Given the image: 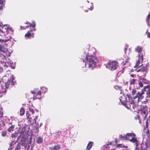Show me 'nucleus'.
Segmentation results:
<instances>
[{
	"label": "nucleus",
	"instance_id": "48",
	"mask_svg": "<svg viewBox=\"0 0 150 150\" xmlns=\"http://www.w3.org/2000/svg\"><path fill=\"white\" fill-rule=\"evenodd\" d=\"M3 3V1L1 0H0V4H2Z\"/></svg>",
	"mask_w": 150,
	"mask_h": 150
},
{
	"label": "nucleus",
	"instance_id": "26",
	"mask_svg": "<svg viewBox=\"0 0 150 150\" xmlns=\"http://www.w3.org/2000/svg\"><path fill=\"white\" fill-rule=\"evenodd\" d=\"M136 92L137 91L135 89H133L132 91V94L133 96L132 97L136 96L135 95Z\"/></svg>",
	"mask_w": 150,
	"mask_h": 150
},
{
	"label": "nucleus",
	"instance_id": "37",
	"mask_svg": "<svg viewBox=\"0 0 150 150\" xmlns=\"http://www.w3.org/2000/svg\"><path fill=\"white\" fill-rule=\"evenodd\" d=\"M139 85L140 87H143V84L141 82V81L139 82Z\"/></svg>",
	"mask_w": 150,
	"mask_h": 150
},
{
	"label": "nucleus",
	"instance_id": "11",
	"mask_svg": "<svg viewBox=\"0 0 150 150\" xmlns=\"http://www.w3.org/2000/svg\"><path fill=\"white\" fill-rule=\"evenodd\" d=\"M33 30V29L28 31L27 33L25 34V36L26 37H34V33L32 32V31Z\"/></svg>",
	"mask_w": 150,
	"mask_h": 150
},
{
	"label": "nucleus",
	"instance_id": "42",
	"mask_svg": "<svg viewBox=\"0 0 150 150\" xmlns=\"http://www.w3.org/2000/svg\"><path fill=\"white\" fill-rule=\"evenodd\" d=\"M128 49V46H126L125 48V53H127V50Z\"/></svg>",
	"mask_w": 150,
	"mask_h": 150
},
{
	"label": "nucleus",
	"instance_id": "39",
	"mask_svg": "<svg viewBox=\"0 0 150 150\" xmlns=\"http://www.w3.org/2000/svg\"><path fill=\"white\" fill-rule=\"evenodd\" d=\"M20 145H18L17 147L15 149V150H19V149L20 148Z\"/></svg>",
	"mask_w": 150,
	"mask_h": 150
},
{
	"label": "nucleus",
	"instance_id": "1",
	"mask_svg": "<svg viewBox=\"0 0 150 150\" xmlns=\"http://www.w3.org/2000/svg\"><path fill=\"white\" fill-rule=\"evenodd\" d=\"M136 136V134L134 133H127L125 135H119V137L120 139L129 140L134 143L136 146L135 150H148L150 148V139L147 140L145 144L138 145L139 142Z\"/></svg>",
	"mask_w": 150,
	"mask_h": 150
},
{
	"label": "nucleus",
	"instance_id": "47",
	"mask_svg": "<svg viewBox=\"0 0 150 150\" xmlns=\"http://www.w3.org/2000/svg\"><path fill=\"white\" fill-rule=\"evenodd\" d=\"M26 115L27 117H29V115L28 114H27Z\"/></svg>",
	"mask_w": 150,
	"mask_h": 150
},
{
	"label": "nucleus",
	"instance_id": "20",
	"mask_svg": "<svg viewBox=\"0 0 150 150\" xmlns=\"http://www.w3.org/2000/svg\"><path fill=\"white\" fill-rule=\"evenodd\" d=\"M93 144V142H90L88 143L87 147V149L88 150H89L91 149L92 146Z\"/></svg>",
	"mask_w": 150,
	"mask_h": 150
},
{
	"label": "nucleus",
	"instance_id": "40",
	"mask_svg": "<svg viewBox=\"0 0 150 150\" xmlns=\"http://www.w3.org/2000/svg\"><path fill=\"white\" fill-rule=\"evenodd\" d=\"M27 28L26 27V26L24 27L23 26H21V30H24L26 28Z\"/></svg>",
	"mask_w": 150,
	"mask_h": 150
},
{
	"label": "nucleus",
	"instance_id": "49",
	"mask_svg": "<svg viewBox=\"0 0 150 150\" xmlns=\"http://www.w3.org/2000/svg\"><path fill=\"white\" fill-rule=\"evenodd\" d=\"M42 123H40V127L42 126Z\"/></svg>",
	"mask_w": 150,
	"mask_h": 150
},
{
	"label": "nucleus",
	"instance_id": "4",
	"mask_svg": "<svg viewBox=\"0 0 150 150\" xmlns=\"http://www.w3.org/2000/svg\"><path fill=\"white\" fill-rule=\"evenodd\" d=\"M27 134L25 131L21 132H20L19 138H22V145L25 147V148L28 150L30 146L26 144L25 141V139L27 137Z\"/></svg>",
	"mask_w": 150,
	"mask_h": 150
},
{
	"label": "nucleus",
	"instance_id": "13",
	"mask_svg": "<svg viewBox=\"0 0 150 150\" xmlns=\"http://www.w3.org/2000/svg\"><path fill=\"white\" fill-rule=\"evenodd\" d=\"M119 99L123 105L125 104V102L127 101V99L123 95L122 96L120 97Z\"/></svg>",
	"mask_w": 150,
	"mask_h": 150
},
{
	"label": "nucleus",
	"instance_id": "12",
	"mask_svg": "<svg viewBox=\"0 0 150 150\" xmlns=\"http://www.w3.org/2000/svg\"><path fill=\"white\" fill-rule=\"evenodd\" d=\"M32 94H35L36 93L37 95L41 96L42 94V92L41 91L39 90L38 89H34L33 90H31L30 91Z\"/></svg>",
	"mask_w": 150,
	"mask_h": 150
},
{
	"label": "nucleus",
	"instance_id": "21",
	"mask_svg": "<svg viewBox=\"0 0 150 150\" xmlns=\"http://www.w3.org/2000/svg\"><path fill=\"white\" fill-rule=\"evenodd\" d=\"M5 125V123L4 121L2 120H1L0 121V128L1 129H2V127H4Z\"/></svg>",
	"mask_w": 150,
	"mask_h": 150
},
{
	"label": "nucleus",
	"instance_id": "41",
	"mask_svg": "<svg viewBox=\"0 0 150 150\" xmlns=\"http://www.w3.org/2000/svg\"><path fill=\"white\" fill-rule=\"evenodd\" d=\"M29 110L30 111L32 112V113H34V111L33 109H31L30 108H29Z\"/></svg>",
	"mask_w": 150,
	"mask_h": 150
},
{
	"label": "nucleus",
	"instance_id": "35",
	"mask_svg": "<svg viewBox=\"0 0 150 150\" xmlns=\"http://www.w3.org/2000/svg\"><path fill=\"white\" fill-rule=\"evenodd\" d=\"M6 133H7L6 131H4V132H2V134H1L2 136L3 137H4L6 136Z\"/></svg>",
	"mask_w": 150,
	"mask_h": 150
},
{
	"label": "nucleus",
	"instance_id": "18",
	"mask_svg": "<svg viewBox=\"0 0 150 150\" xmlns=\"http://www.w3.org/2000/svg\"><path fill=\"white\" fill-rule=\"evenodd\" d=\"M150 13H149L147 16L146 18V21L147 25L149 26L150 25Z\"/></svg>",
	"mask_w": 150,
	"mask_h": 150
},
{
	"label": "nucleus",
	"instance_id": "15",
	"mask_svg": "<svg viewBox=\"0 0 150 150\" xmlns=\"http://www.w3.org/2000/svg\"><path fill=\"white\" fill-rule=\"evenodd\" d=\"M142 47H140V46H137L135 49V51L136 52L138 53V54H141V53L142 51Z\"/></svg>",
	"mask_w": 150,
	"mask_h": 150
},
{
	"label": "nucleus",
	"instance_id": "25",
	"mask_svg": "<svg viewBox=\"0 0 150 150\" xmlns=\"http://www.w3.org/2000/svg\"><path fill=\"white\" fill-rule=\"evenodd\" d=\"M20 115H23L24 113L25 110L23 108H22L20 109Z\"/></svg>",
	"mask_w": 150,
	"mask_h": 150
},
{
	"label": "nucleus",
	"instance_id": "27",
	"mask_svg": "<svg viewBox=\"0 0 150 150\" xmlns=\"http://www.w3.org/2000/svg\"><path fill=\"white\" fill-rule=\"evenodd\" d=\"M148 114V112L147 110H143L142 111V114L143 115H144V116L146 117Z\"/></svg>",
	"mask_w": 150,
	"mask_h": 150
},
{
	"label": "nucleus",
	"instance_id": "10",
	"mask_svg": "<svg viewBox=\"0 0 150 150\" xmlns=\"http://www.w3.org/2000/svg\"><path fill=\"white\" fill-rule=\"evenodd\" d=\"M25 23L28 25V26H26V27L28 28L29 27H32L33 30L35 31L36 30L35 28L36 24L34 21H33L32 23L27 21L26 23Z\"/></svg>",
	"mask_w": 150,
	"mask_h": 150
},
{
	"label": "nucleus",
	"instance_id": "29",
	"mask_svg": "<svg viewBox=\"0 0 150 150\" xmlns=\"http://www.w3.org/2000/svg\"><path fill=\"white\" fill-rule=\"evenodd\" d=\"M9 40V39L8 40H2V39L0 38V42L1 43H3L4 42H6L7 41H8V40Z\"/></svg>",
	"mask_w": 150,
	"mask_h": 150
},
{
	"label": "nucleus",
	"instance_id": "19",
	"mask_svg": "<svg viewBox=\"0 0 150 150\" xmlns=\"http://www.w3.org/2000/svg\"><path fill=\"white\" fill-rule=\"evenodd\" d=\"M40 89L42 91V92L44 93H46L48 90L47 88L44 86L41 87Z\"/></svg>",
	"mask_w": 150,
	"mask_h": 150
},
{
	"label": "nucleus",
	"instance_id": "5",
	"mask_svg": "<svg viewBox=\"0 0 150 150\" xmlns=\"http://www.w3.org/2000/svg\"><path fill=\"white\" fill-rule=\"evenodd\" d=\"M148 64H146L145 66L142 67H139L136 69L135 71L138 73V75L139 76L141 77L145 76L148 69Z\"/></svg>",
	"mask_w": 150,
	"mask_h": 150
},
{
	"label": "nucleus",
	"instance_id": "22",
	"mask_svg": "<svg viewBox=\"0 0 150 150\" xmlns=\"http://www.w3.org/2000/svg\"><path fill=\"white\" fill-rule=\"evenodd\" d=\"M14 126L13 125H12L8 129V131L11 132L12 131H13L14 129Z\"/></svg>",
	"mask_w": 150,
	"mask_h": 150
},
{
	"label": "nucleus",
	"instance_id": "53",
	"mask_svg": "<svg viewBox=\"0 0 150 150\" xmlns=\"http://www.w3.org/2000/svg\"><path fill=\"white\" fill-rule=\"evenodd\" d=\"M9 123L10 124H11V122H10V123Z\"/></svg>",
	"mask_w": 150,
	"mask_h": 150
},
{
	"label": "nucleus",
	"instance_id": "8",
	"mask_svg": "<svg viewBox=\"0 0 150 150\" xmlns=\"http://www.w3.org/2000/svg\"><path fill=\"white\" fill-rule=\"evenodd\" d=\"M137 59L135 66L134 67H140L142 66V64H141L143 60V54H141V55L138 54L137 56Z\"/></svg>",
	"mask_w": 150,
	"mask_h": 150
},
{
	"label": "nucleus",
	"instance_id": "3",
	"mask_svg": "<svg viewBox=\"0 0 150 150\" xmlns=\"http://www.w3.org/2000/svg\"><path fill=\"white\" fill-rule=\"evenodd\" d=\"M3 79L7 80L4 84H2L0 86V97L5 94L6 92V89L8 88L9 86H13L15 84L13 81L14 77L10 73H6V75L3 77Z\"/></svg>",
	"mask_w": 150,
	"mask_h": 150
},
{
	"label": "nucleus",
	"instance_id": "46",
	"mask_svg": "<svg viewBox=\"0 0 150 150\" xmlns=\"http://www.w3.org/2000/svg\"><path fill=\"white\" fill-rule=\"evenodd\" d=\"M15 142H12L11 143V145H12V144H15Z\"/></svg>",
	"mask_w": 150,
	"mask_h": 150
},
{
	"label": "nucleus",
	"instance_id": "31",
	"mask_svg": "<svg viewBox=\"0 0 150 150\" xmlns=\"http://www.w3.org/2000/svg\"><path fill=\"white\" fill-rule=\"evenodd\" d=\"M147 98H149L150 99V89H149V90L147 92Z\"/></svg>",
	"mask_w": 150,
	"mask_h": 150
},
{
	"label": "nucleus",
	"instance_id": "33",
	"mask_svg": "<svg viewBox=\"0 0 150 150\" xmlns=\"http://www.w3.org/2000/svg\"><path fill=\"white\" fill-rule=\"evenodd\" d=\"M5 29L6 30H7L8 29L9 30L11 31L12 33L13 32V30L12 28H9L8 27H7V28H5Z\"/></svg>",
	"mask_w": 150,
	"mask_h": 150
},
{
	"label": "nucleus",
	"instance_id": "52",
	"mask_svg": "<svg viewBox=\"0 0 150 150\" xmlns=\"http://www.w3.org/2000/svg\"><path fill=\"white\" fill-rule=\"evenodd\" d=\"M131 105H133V103H131Z\"/></svg>",
	"mask_w": 150,
	"mask_h": 150
},
{
	"label": "nucleus",
	"instance_id": "44",
	"mask_svg": "<svg viewBox=\"0 0 150 150\" xmlns=\"http://www.w3.org/2000/svg\"><path fill=\"white\" fill-rule=\"evenodd\" d=\"M147 36L149 38H150V33H148Z\"/></svg>",
	"mask_w": 150,
	"mask_h": 150
},
{
	"label": "nucleus",
	"instance_id": "38",
	"mask_svg": "<svg viewBox=\"0 0 150 150\" xmlns=\"http://www.w3.org/2000/svg\"><path fill=\"white\" fill-rule=\"evenodd\" d=\"M3 115V113L2 111L0 110V117H2Z\"/></svg>",
	"mask_w": 150,
	"mask_h": 150
},
{
	"label": "nucleus",
	"instance_id": "23",
	"mask_svg": "<svg viewBox=\"0 0 150 150\" xmlns=\"http://www.w3.org/2000/svg\"><path fill=\"white\" fill-rule=\"evenodd\" d=\"M42 138L41 137H38L36 139V142L38 143H41L42 141Z\"/></svg>",
	"mask_w": 150,
	"mask_h": 150
},
{
	"label": "nucleus",
	"instance_id": "16",
	"mask_svg": "<svg viewBox=\"0 0 150 150\" xmlns=\"http://www.w3.org/2000/svg\"><path fill=\"white\" fill-rule=\"evenodd\" d=\"M8 51V49L5 48L4 46L0 45V51L2 52L6 53Z\"/></svg>",
	"mask_w": 150,
	"mask_h": 150
},
{
	"label": "nucleus",
	"instance_id": "45",
	"mask_svg": "<svg viewBox=\"0 0 150 150\" xmlns=\"http://www.w3.org/2000/svg\"><path fill=\"white\" fill-rule=\"evenodd\" d=\"M125 149H122V150H128L127 149V146H125Z\"/></svg>",
	"mask_w": 150,
	"mask_h": 150
},
{
	"label": "nucleus",
	"instance_id": "34",
	"mask_svg": "<svg viewBox=\"0 0 150 150\" xmlns=\"http://www.w3.org/2000/svg\"><path fill=\"white\" fill-rule=\"evenodd\" d=\"M11 137L12 138H13V137H16L17 136V133H15V134H11Z\"/></svg>",
	"mask_w": 150,
	"mask_h": 150
},
{
	"label": "nucleus",
	"instance_id": "14",
	"mask_svg": "<svg viewBox=\"0 0 150 150\" xmlns=\"http://www.w3.org/2000/svg\"><path fill=\"white\" fill-rule=\"evenodd\" d=\"M119 99L123 105L125 104V102L127 101V99L123 95L122 96L120 97Z\"/></svg>",
	"mask_w": 150,
	"mask_h": 150
},
{
	"label": "nucleus",
	"instance_id": "9",
	"mask_svg": "<svg viewBox=\"0 0 150 150\" xmlns=\"http://www.w3.org/2000/svg\"><path fill=\"white\" fill-rule=\"evenodd\" d=\"M144 90H142L141 91L137 92L136 96H133V98L134 99L138 98V102L140 101L144 97Z\"/></svg>",
	"mask_w": 150,
	"mask_h": 150
},
{
	"label": "nucleus",
	"instance_id": "36",
	"mask_svg": "<svg viewBox=\"0 0 150 150\" xmlns=\"http://www.w3.org/2000/svg\"><path fill=\"white\" fill-rule=\"evenodd\" d=\"M92 6H93V5L92 4H91V6H90V7L89 8L88 7V6L87 8L89 10H91L93 9V8H92Z\"/></svg>",
	"mask_w": 150,
	"mask_h": 150
},
{
	"label": "nucleus",
	"instance_id": "17",
	"mask_svg": "<svg viewBox=\"0 0 150 150\" xmlns=\"http://www.w3.org/2000/svg\"><path fill=\"white\" fill-rule=\"evenodd\" d=\"M60 147L59 145L54 146V147H52L50 148L51 150H59L60 149Z\"/></svg>",
	"mask_w": 150,
	"mask_h": 150
},
{
	"label": "nucleus",
	"instance_id": "28",
	"mask_svg": "<svg viewBox=\"0 0 150 150\" xmlns=\"http://www.w3.org/2000/svg\"><path fill=\"white\" fill-rule=\"evenodd\" d=\"M114 88L116 90H120L121 89V87L119 86H114Z\"/></svg>",
	"mask_w": 150,
	"mask_h": 150
},
{
	"label": "nucleus",
	"instance_id": "6",
	"mask_svg": "<svg viewBox=\"0 0 150 150\" xmlns=\"http://www.w3.org/2000/svg\"><path fill=\"white\" fill-rule=\"evenodd\" d=\"M1 55L3 56L4 58L3 61H1V64L5 67H7L8 66H11L13 63V62L9 58L6 57L3 55Z\"/></svg>",
	"mask_w": 150,
	"mask_h": 150
},
{
	"label": "nucleus",
	"instance_id": "30",
	"mask_svg": "<svg viewBox=\"0 0 150 150\" xmlns=\"http://www.w3.org/2000/svg\"><path fill=\"white\" fill-rule=\"evenodd\" d=\"M0 35L2 37L4 36L5 35V33L3 32L1 30L0 31Z\"/></svg>",
	"mask_w": 150,
	"mask_h": 150
},
{
	"label": "nucleus",
	"instance_id": "7",
	"mask_svg": "<svg viewBox=\"0 0 150 150\" xmlns=\"http://www.w3.org/2000/svg\"><path fill=\"white\" fill-rule=\"evenodd\" d=\"M117 63L116 62L112 61L109 62L106 65L107 68L111 70H114L116 69Z\"/></svg>",
	"mask_w": 150,
	"mask_h": 150
},
{
	"label": "nucleus",
	"instance_id": "32",
	"mask_svg": "<svg viewBox=\"0 0 150 150\" xmlns=\"http://www.w3.org/2000/svg\"><path fill=\"white\" fill-rule=\"evenodd\" d=\"M117 147H118V148H119V147H124L125 148V146H124V145H123V144H117Z\"/></svg>",
	"mask_w": 150,
	"mask_h": 150
},
{
	"label": "nucleus",
	"instance_id": "2",
	"mask_svg": "<svg viewBox=\"0 0 150 150\" xmlns=\"http://www.w3.org/2000/svg\"><path fill=\"white\" fill-rule=\"evenodd\" d=\"M96 50L94 47L91 48L85 58H83V62L85 63V68L93 69L96 65L97 57L93 55H94Z\"/></svg>",
	"mask_w": 150,
	"mask_h": 150
},
{
	"label": "nucleus",
	"instance_id": "43",
	"mask_svg": "<svg viewBox=\"0 0 150 150\" xmlns=\"http://www.w3.org/2000/svg\"><path fill=\"white\" fill-rule=\"evenodd\" d=\"M3 71V69L0 67V73L2 72Z\"/></svg>",
	"mask_w": 150,
	"mask_h": 150
},
{
	"label": "nucleus",
	"instance_id": "51",
	"mask_svg": "<svg viewBox=\"0 0 150 150\" xmlns=\"http://www.w3.org/2000/svg\"><path fill=\"white\" fill-rule=\"evenodd\" d=\"M130 48H129V52H128V54H129V53H130Z\"/></svg>",
	"mask_w": 150,
	"mask_h": 150
},
{
	"label": "nucleus",
	"instance_id": "24",
	"mask_svg": "<svg viewBox=\"0 0 150 150\" xmlns=\"http://www.w3.org/2000/svg\"><path fill=\"white\" fill-rule=\"evenodd\" d=\"M136 81V79H131L130 81V83L131 84H134L135 83Z\"/></svg>",
	"mask_w": 150,
	"mask_h": 150
},
{
	"label": "nucleus",
	"instance_id": "50",
	"mask_svg": "<svg viewBox=\"0 0 150 150\" xmlns=\"http://www.w3.org/2000/svg\"><path fill=\"white\" fill-rule=\"evenodd\" d=\"M130 76H131V77H133V76H134V75H133V74H131V75H130Z\"/></svg>",
	"mask_w": 150,
	"mask_h": 150
}]
</instances>
